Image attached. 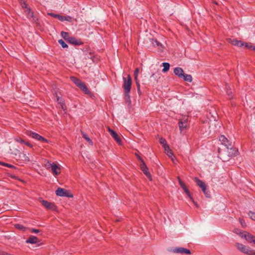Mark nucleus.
Masks as SVG:
<instances>
[{
	"label": "nucleus",
	"mask_w": 255,
	"mask_h": 255,
	"mask_svg": "<svg viewBox=\"0 0 255 255\" xmlns=\"http://www.w3.org/2000/svg\"><path fill=\"white\" fill-rule=\"evenodd\" d=\"M172 251L174 253H177V254H185L187 255H191V251L187 249L182 248V247H178V248H175L172 250Z\"/></svg>",
	"instance_id": "nucleus-10"
},
{
	"label": "nucleus",
	"mask_w": 255,
	"mask_h": 255,
	"mask_svg": "<svg viewBox=\"0 0 255 255\" xmlns=\"http://www.w3.org/2000/svg\"><path fill=\"white\" fill-rule=\"evenodd\" d=\"M226 92L230 99L233 98L232 92L230 87L226 85Z\"/></svg>",
	"instance_id": "nucleus-29"
},
{
	"label": "nucleus",
	"mask_w": 255,
	"mask_h": 255,
	"mask_svg": "<svg viewBox=\"0 0 255 255\" xmlns=\"http://www.w3.org/2000/svg\"><path fill=\"white\" fill-rule=\"evenodd\" d=\"M15 140L18 142H20V143H24L25 142V141L22 139L21 138L19 137V138H16L15 139Z\"/></svg>",
	"instance_id": "nucleus-42"
},
{
	"label": "nucleus",
	"mask_w": 255,
	"mask_h": 255,
	"mask_svg": "<svg viewBox=\"0 0 255 255\" xmlns=\"http://www.w3.org/2000/svg\"><path fill=\"white\" fill-rule=\"evenodd\" d=\"M159 143L163 145L165 150H166V148H168L169 150V146L167 145L165 138L163 137L160 138L159 139Z\"/></svg>",
	"instance_id": "nucleus-22"
},
{
	"label": "nucleus",
	"mask_w": 255,
	"mask_h": 255,
	"mask_svg": "<svg viewBox=\"0 0 255 255\" xmlns=\"http://www.w3.org/2000/svg\"><path fill=\"white\" fill-rule=\"evenodd\" d=\"M26 134L28 136L33 138L36 140H37L38 141H40L43 142H46V143L48 142V140L47 139L45 138L44 137L41 136L40 135H39V134H38L36 132H34L31 131H27L26 132Z\"/></svg>",
	"instance_id": "nucleus-4"
},
{
	"label": "nucleus",
	"mask_w": 255,
	"mask_h": 255,
	"mask_svg": "<svg viewBox=\"0 0 255 255\" xmlns=\"http://www.w3.org/2000/svg\"><path fill=\"white\" fill-rule=\"evenodd\" d=\"M124 96H125V100L127 103H128V105H130L131 104V101H130V97L129 96V93H127L126 92H124Z\"/></svg>",
	"instance_id": "nucleus-26"
},
{
	"label": "nucleus",
	"mask_w": 255,
	"mask_h": 255,
	"mask_svg": "<svg viewBox=\"0 0 255 255\" xmlns=\"http://www.w3.org/2000/svg\"><path fill=\"white\" fill-rule=\"evenodd\" d=\"M184 192L186 193V194L187 195V196L190 198V199L192 200V201L193 200V199L192 197L191 196V195L190 194V192L188 190V189H186L185 191H184Z\"/></svg>",
	"instance_id": "nucleus-39"
},
{
	"label": "nucleus",
	"mask_w": 255,
	"mask_h": 255,
	"mask_svg": "<svg viewBox=\"0 0 255 255\" xmlns=\"http://www.w3.org/2000/svg\"><path fill=\"white\" fill-rule=\"evenodd\" d=\"M140 168L144 175L150 180H152V177L149 171L148 168L145 164L144 161H142V163L140 164Z\"/></svg>",
	"instance_id": "nucleus-8"
},
{
	"label": "nucleus",
	"mask_w": 255,
	"mask_h": 255,
	"mask_svg": "<svg viewBox=\"0 0 255 255\" xmlns=\"http://www.w3.org/2000/svg\"><path fill=\"white\" fill-rule=\"evenodd\" d=\"M70 79L72 80V81L74 84H75V85L76 86H77L78 87H79L81 85V84L82 83V82L80 79H78L77 78H76L75 77L72 76L70 77Z\"/></svg>",
	"instance_id": "nucleus-23"
},
{
	"label": "nucleus",
	"mask_w": 255,
	"mask_h": 255,
	"mask_svg": "<svg viewBox=\"0 0 255 255\" xmlns=\"http://www.w3.org/2000/svg\"><path fill=\"white\" fill-rule=\"evenodd\" d=\"M136 85L137 86V90L139 91L140 85L138 81L136 82Z\"/></svg>",
	"instance_id": "nucleus-51"
},
{
	"label": "nucleus",
	"mask_w": 255,
	"mask_h": 255,
	"mask_svg": "<svg viewBox=\"0 0 255 255\" xmlns=\"http://www.w3.org/2000/svg\"><path fill=\"white\" fill-rule=\"evenodd\" d=\"M48 15H50L54 18H57L61 21H71L72 19V17L70 16H63L58 14H55L52 12L48 13Z\"/></svg>",
	"instance_id": "nucleus-7"
},
{
	"label": "nucleus",
	"mask_w": 255,
	"mask_h": 255,
	"mask_svg": "<svg viewBox=\"0 0 255 255\" xmlns=\"http://www.w3.org/2000/svg\"><path fill=\"white\" fill-rule=\"evenodd\" d=\"M78 87L85 93H87L89 92L88 88L83 82H82Z\"/></svg>",
	"instance_id": "nucleus-27"
},
{
	"label": "nucleus",
	"mask_w": 255,
	"mask_h": 255,
	"mask_svg": "<svg viewBox=\"0 0 255 255\" xmlns=\"http://www.w3.org/2000/svg\"><path fill=\"white\" fill-rule=\"evenodd\" d=\"M56 101L59 104L61 105L62 109L65 110L66 106L65 105L64 100L63 99H62L60 96H57V98H56Z\"/></svg>",
	"instance_id": "nucleus-19"
},
{
	"label": "nucleus",
	"mask_w": 255,
	"mask_h": 255,
	"mask_svg": "<svg viewBox=\"0 0 255 255\" xmlns=\"http://www.w3.org/2000/svg\"><path fill=\"white\" fill-rule=\"evenodd\" d=\"M218 152H220V149L219 148H218Z\"/></svg>",
	"instance_id": "nucleus-59"
},
{
	"label": "nucleus",
	"mask_w": 255,
	"mask_h": 255,
	"mask_svg": "<svg viewBox=\"0 0 255 255\" xmlns=\"http://www.w3.org/2000/svg\"><path fill=\"white\" fill-rule=\"evenodd\" d=\"M26 14L28 18H32V21L36 22L38 19L36 15L34 13L33 11H32L30 8H28L26 10Z\"/></svg>",
	"instance_id": "nucleus-11"
},
{
	"label": "nucleus",
	"mask_w": 255,
	"mask_h": 255,
	"mask_svg": "<svg viewBox=\"0 0 255 255\" xmlns=\"http://www.w3.org/2000/svg\"><path fill=\"white\" fill-rule=\"evenodd\" d=\"M108 131L110 132L111 136L117 141V142L120 144L121 143L122 140H121L120 137L117 134V133L115 131H114V130L110 128H109Z\"/></svg>",
	"instance_id": "nucleus-12"
},
{
	"label": "nucleus",
	"mask_w": 255,
	"mask_h": 255,
	"mask_svg": "<svg viewBox=\"0 0 255 255\" xmlns=\"http://www.w3.org/2000/svg\"><path fill=\"white\" fill-rule=\"evenodd\" d=\"M139 73V69L138 68H136L134 72V76H137Z\"/></svg>",
	"instance_id": "nucleus-46"
},
{
	"label": "nucleus",
	"mask_w": 255,
	"mask_h": 255,
	"mask_svg": "<svg viewBox=\"0 0 255 255\" xmlns=\"http://www.w3.org/2000/svg\"><path fill=\"white\" fill-rule=\"evenodd\" d=\"M236 246L237 249L242 253L248 255H255V251L251 249L250 247L244 245L241 243H236Z\"/></svg>",
	"instance_id": "nucleus-2"
},
{
	"label": "nucleus",
	"mask_w": 255,
	"mask_h": 255,
	"mask_svg": "<svg viewBox=\"0 0 255 255\" xmlns=\"http://www.w3.org/2000/svg\"><path fill=\"white\" fill-rule=\"evenodd\" d=\"M14 227L16 229H18L19 230H21V231H25V230L26 229V227H24L23 225L19 224H15Z\"/></svg>",
	"instance_id": "nucleus-30"
},
{
	"label": "nucleus",
	"mask_w": 255,
	"mask_h": 255,
	"mask_svg": "<svg viewBox=\"0 0 255 255\" xmlns=\"http://www.w3.org/2000/svg\"><path fill=\"white\" fill-rule=\"evenodd\" d=\"M202 191L203 192L205 196L207 197V198H210L211 197V195L210 194V192L209 191L207 190V186H206L205 187V189H202Z\"/></svg>",
	"instance_id": "nucleus-32"
},
{
	"label": "nucleus",
	"mask_w": 255,
	"mask_h": 255,
	"mask_svg": "<svg viewBox=\"0 0 255 255\" xmlns=\"http://www.w3.org/2000/svg\"><path fill=\"white\" fill-rule=\"evenodd\" d=\"M184 192L186 193V194L187 195V196L190 198V199L192 200V201L193 200V199L192 197L191 196V195L190 194V192L188 190V189H186L185 191H184Z\"/></svg>",
	"instance_id": "nucleus-41"
},
{
	"label": "nucleus",
	"mask_w": 255,
	"mask_h": 255,
	"mask_svg": "<svg viewBox=\"0 0 255 255\" xmlns=\"http://www.w3.org/2000/svg\"><path fill=\"white\" fill-rule=\"evenodd\" d=\"M230 40L231 43L234 45L238 46L240 47H242L244 45L243 43L241 41H239L237 39H230Z\"/></svg>",
	"instance_id": "nucleus-20"
},
{
	"label": "nucleus",
	"mask_w": 255,
	"mask_h": 255,
	"mask_svg": "<svg viewBox=\"0 0 255 255\" xmlns=\"http://www.w3.org/2000/svg\"><path fill=\"white\" fill-rule=\"evenodd\" d=\"M58 43L61 45V46L63 48H67L68 47L67 44L62 39L59 40Z\"/></svg>",
	"instance_id": "nucleus-34"
},
{
	"label": "nucleus",
	"mask_w": 255,
	"mask_h": 255,
	"mask_svg": "<svg viewBox=\"0 0 255 255\" xmlns=\"http://www.w3.org/2000/svg\"><path fill=\"white\" fill-rule=\"evenodd\" d=\"M40 242L39 239L35 236H31L29 238L26 240V243H29L31 244H36Z\"/></svg>",
	"instance_id": "nucleus-15"
},
{
	"label": "nucleus",
	"mask_w": 255,
	"mask_h": 255,
	"mask_svg": "<svg viewBox=\"0 0 255 255\" xmlns=\"http://www.w3.org/2000/svg\"><path fill=\"white\" fill-rule=\"evenodd\" d=\"M229 151V153L231 155V156H236L238 154V150L234 147H231V148H229V149H228Z\"/></svg>",
	"instance_id": "nucleus-21"
},
{
	"label": "nucleus",
	"mask_w": 255,
	"mask_h": 255,
	"mask_svg": "<svg viewBox=\"0 0 255 255\" xmlns=\"http://www.w3.org/2000/svg\"><path fill=\"white\" fill-rule=\"evenodd\" d=\"M0 165L5 166H6V167H8L9 168H16V167L13 165H11V164L7 163L2 162L1 161H0Z\"/></svg>",
	"instance_id": "nucleus-35"
},
{
	"label": "nucleus",
	"mask_w": 255,
	"mask_h": 255,
	"mask_svg": "<svg viewBox=\"0 0 255 255\" xmlns=\"http://www.w3.org/2000/svg\"><path fill=\"white\" fill-rule=\"evenodd\" d=\"M134 80L135 81V82L136 81H138V80H137V76H134Z\"/></svg>",
	"instance_id": "nucleus-53"
},
{
	"label": "nucleus",
	"mask_w": 255,
	"mask_h": 255,
	"mask_svg": "<svg viewBox=\"0 0 255 255\" xmlns=\"http://www.w3.org/2000/svg\"><path fill=\"white\" fill-rule=\"evenodd\" d=\"M150 41L154 46H159L162 45L156 39L152 38L150 39Z\"/></svg>",
	"instance_id": "nucleus-28"
},
{
	"label": "nucleus",
	"mask_w": 255,
	"mask_h": 255,
	"mask_svg": "<svg viewBox=\"0 0 255 255\" xmlns=\"http://www.w3.org/2000/svg\"><path fill=\"white\" fill-rule=\"evenodd\" d=\"M192 201L194 203V204L196 206V207H198V204L194 201V200H193Z\"/></svg>",
	"instance_id": "nucleus-52"
},
{
	"label": "nucleus",
	"mask_w": 255,
	"mask_h": 255,
	"mask_svg": "<svg viewBox=\"0 0 255 255\" xmlns=\"http://www.w3.org/2000/svg\"><path fill=\"white\" fill-rule=\"evenodd\" d=\"M2 253H4L3 252H0V255H3Z\"/></svg>",
	"instance_id": "nucleus-57"
},
{
	"label": "nucleus",
	"mask_w": 255,
	"mask_h": 255,
	"mask_svg": "<svg viewBox=\"0 0 255 255\" xmlns=\"http://www.w3.org/2000/svg\"><path fill=\"white\" fill-rule=\"evenodd\" d=\"M248 215L250 218L253 220L255 221V213L253 211H249Z\"/></svg>",
	"instance_id": "nucleus-36"
},
{
	"label": "nucleus",
	"mask_w": 255,
	"mask_h": 255,
	"mask_svg": "<svg viewBox=\"0 0 255 255\" xmlns=\"http://www.w3.org/2000/svg\"><path fill=\"white\" fill-rule=\"evenodd\" d=\"M82 134L83 135V137L87 140V141L90 144L93 145V142L92 140L89 137L88 135L84 132H82Z\"/></svg>",
	"instance_id": "nucleus-31"
},
{
	"label": "nucleus",
	"mask_w": 255,
	"mask_h": 255,
	"mask_svg": "<svg viewBox=\"0 0 255 255\" xmlns=\"http://www.w3.org/2000/svg\"><path fill=\"white\" fill-rule=\"evenodd\" d=\"M182 78L184 79V81L191 82L192 81V77L191 75L184 74L182 77Z\"/></svg>",
	"instance_id": "nucleus-24"
},
{
	"label": "nucleus",
	"mask_w": 255,
	"mask_h": 255,
	"mask_svg": "<svg viewBox=\"0 0 255 255\" xmlns=\"http://www.w3.org/2000/svg\"><path fill=\"white\" fill-rule=\"evenodd\" d=\"M53 95L54 96L57 98V96H60V93H58L56 91H55L54 93H53Z\"/></svg>",
	"instance_id": "nucleus-48"
},
{
	"label": "nucleus",
	"mask_w": 255,
	"mask_h": 255,
	"mask_svg": "<svg viewBox=\"0 0 255 255\" xmlns=\"http://www.w3.org/2000/svg\"><path fill=\"white\" fill-rule=\"evenodd\" d=\"M39 201L47 210L55 211L57 209V207L54 203H50L41 198L39 199Z\"/></svg>",
	"instance_id": "nucleus-6"
},
{
	"label": "nucleus",
	"mask_w": 255,
	"mask_h": 255,
	"mask_svg": "<svg viewBox=\"0 0 255 255\" xmlns=\"http://www.w3.org/2000/svg\"><path fill=\"white\" fill-rule=\"evenodd\" d=\"M123 81L124 84L123 87L124 88V92L130 93L132 83V80L130 75H128L127 78L123 77Z\"/></svg>",
	"instance_id": "nucleus-3"
},
{
	"label": "nucleus",
	"mask_w": 255,
	"mask_h": 255,
	"mask_svg": "<svg viewBox=\"0 0 255 255\" xmlns=\"http://www.w3.org/2000/svg\"><path fill=\"white\" fill-rule=\"evenodd\" d=\"M25 160H27V161H29V158L28 156H26L25 158Z\"/></svg>",
	"instance_id": "nucleus-54"
},
{
	"label": "nucleus",
	"mask_w": 255,
	"mask_h": 255,
	"mask_svg": "<svg viewBox=\"0 0 255 255\" xmlns=\"http://www.w3.org/2000/svg\"><path fill=\"white\" fill-rule=\"evenodd\" d=\"M195 181L197 185L199 186L202 189H205V187L207 186L206 184L202 180H200L198 178H195Z\"/></svg>",
	"instance_id": "nucleus-18"
},
{
	"label": "nucleus",
	"mask_w": 255,
	"mask_h": 255,
	"mask_svg": "<svg viewBox=\"0 0 255 255\" xmlns=\"http://www.w3.org/2000/svg\"><path fill=\"white\" fill-rule=\"evenodd\" d=\"M253 50L255 51V46L253 47Z\"/></svg>",
	"instance_id": "nucleus-55"
},
{
	"label": "nucleus",
	"mask_w": 255,
	"mask_h": 255,
	"mask_svg": "<svg viewBox=\"0 0 255 255\" xmlns=\"http://www.w3.org/2000/svg\"><path fill=\"white\" fill-rule=\"evenodd\" d=\"M21 6L22 8H27V4L25 2H24V1L22 3H21Z\"/></svg>",
	"instance_id": "nucleus-44"
},
{
	"label": "nucleus",
	"mask_w": 255,
	"mask_h": 255,
	"mask_svg": "<svg viewBox=\"0 0 255 255\" xmlns=\"http://www.w3.org/2000/svg\"><path fill=\"white\" fill-rule=\"evenodd\" d=\"M135 155L136 156L137 158L140 161L141 163H142V161H143V160L140 157V156L137 153H135Z\"/></svg>",
	"instance_id": "nucleus-47"
},
{
	"label": "nucleus",
	"mask_w": 255,
	"mask_h": 255,
	"mask_svg": "<svg viewBox=\"0 0 255 255\" xmlns=\"http://www.w3.org/2000/svg\"><path fill=\"white\" fill-rule=\"evenodd\" d=\"M24 144L26 145L27 146H29L30 148H32L33 147V145L30 143H29L27 141H25V142Z\"/></svg>",
	"instance_id": "nucleus-45"
},
{
	"label": "nucleus",
	"mask_w": 255,
	"mask_h": 255,
	"mask_svg": "<svg viewBox=\"0 0 255 255\" xmlns=\"http://www.w3.org/2000/svg\"><path fill=\"white\" fill-rule=\"evenodd\" d=\"M219 140L222 144L225 145L228 149H229V146H231V144L229 143V140L226 138L225 136L224 135H221L219 137Z\"/></svg>",
	"instance_id": "nucleus-13"
},
{
	"label": "nucleus",
	"mask_w": 255,
	"mask_h": 255,
	"mask_svg": "<svg viewBox=\"0 0 255 255\" xmlns=\"http://www.w3.org/2000/svg\"><path fill=\"white\" fill-rule=\"evenodd\" d=\"M187 118L182 119L179 121L178 126L181 131L186 128L187 127Z\"/></svg>",
	"instance_id": "nucleus-14"
},
{
	"label": "nucleus",
	"mask_w": 255,
	"mask_h": 255,
	"mask_svg": "<svg viewBox=\"0 0 255 255\" xmlns=\"http://www.w3.org/2000/svg\"><path fill=\"white\" fill-rule=\"evenodd\" d=\"M237 234H238L241 238H244V236H246V234H247V232H237Z\"/></svg>",
	"instance_id": "nucleus-38"
},
{
	"label": "nucleus",
	"mask_w": 255,
	"mask_h": 255,
	"mask_svg": "<svg viewBox=\"0 0 255 255\" xmlns=\"http://www.w3.org/2000/svg\"><path fill=\"white\" fill-rule=\"evenodd\" d=\"M184 192L186 193V194L187 195V196L190 198V199L192 200V201L193 200V199L192 197L191 196V195L190 194V192L188 190V189H186L185 191H184Z\"/></svg>",
	"instance_id": "nucleus-40"
},
{
	"label": "nucleus",
	"mask_w": 255,
	"mask_h": 255,
	"mask_svg": "<svg viewBox=\"0 0 255 255\" xmlns=\"http://www.w3.org/2000/svg\"><path fill=\"white\" fill-rule=\"evenodd\" d=\"M174 73L179 78H182L184 74V71L181 68L176 67L174 69Z\"/></svg>",
	"instance_id": "nucleus-17"
},
{
	"label": "nucleus",
	"mask_w": 255,
	"mask_h": 255,
	"mask_svg": "<svg viewBox=\"0 0 255 255\" xmlns=\"http://www.w3.org/2000/svg\"><path fill=\"white\" fill-rule=\"evenodd\" d=\"M61 35L65 41L73 45L79 46L83 44L82 41L77 39L74 37L70 36L67 32L62 31Z\"/></svg>",
	"instance_id": "nucleus-1"
},
{
	"label": "nucleus",
	"mask_w": 255,
	"mask_h": 255,
	"mask_svg": "<svg viewBox=\"0 0 255 255\" xmlns=\"http://www.w3.org/2000/svg\"><path fill=\"white\" fill-rule=\"evenodd\" d=\"M245 46L250 49H253V46H252V45H249V44H248V43H246Z\"/></svg>",
	"instance_id": "nucleus-50"
},
{
	"label": "nucleus",
	"mask_w": 255,
	"mask_h": 255,
	"mask_svg": "<svg viewBox=\"0 0 255 255\" xmlns=\"http://www.w3.org/2000/svg\"><path fill=\"white\" fill-rule=\"evenodd\" d=\"M55 193L57 196L60 197H73V196L69 190L61 188H58Z\"/></svg>",
	"instance_id": "nucleus-5"
},
{
	"label": "nucleus",
	"mask_w": 255,
	"mask_h": 255,
	"mask_svg": "<svg viewBox=\"0 0 255 255\" xmlns=\"http://www.w3.org/2000/svg\"><path fill=\"white\" fill-rule=\"evenodd\" d=\"M162 66H163V69H162V71L163 73H165L169 70L170 68L169 63L167 62H163L162 63Z\"/></svg>",
	"instance_id": "nucleus-25"
},
{
	"label": "nucleus",
	"mask_w": 255,
	"mask_h": 255,
	"mask_svg": "<svg viewBox=\"0 0 255 255\" xmlns=\"http://www.w3.org/2000/svg\"><path fill=\"white\" fill-rule=\"evenodd\" d=\"M169 150H170L169 148V150L168 149V148H166V150H165V151L167 152V151Z\"/></svg>",
	"instance_id": "nucleus-58"
},
{
	"label": "nucleus",
	"mask_w": 255,
	"mask_h": 255,
	"mask_svg": "<svg viewBox=\"0 0 255 255\" xmlns=\"http://www.w3.org/2000/svg\"><path fill=\"white\" fill-rule=\"evenodd\" d=\"M178 181L180 187L183 189L184 191L188 189L184 183L180 179L179 177H178Z\"/></svg>",
	"instance_id": "nucleus-33"
},
{
	"label": "nucleus",
	"mask_w": 255,
	"mask_h": 255,
	"mask_svg": "<svg viewBox=\"0 0 255 255\" xmlns=\"http://www.w3.org/2000/svg\"><path fill=\"white\" fill-rule=\"evenodd\" d=\"M167 153V155L169 156V157H171V156L173 155V153H172L171 151V150H169L167 151V152H166Z\"/></svg>",
	"instance_id": "nucleus-49"
},
{
	"label": "nucleus",
	"mask_w": 255,
	"mask_h": 255,
	"mask_svg": "<svg viewBox=\"0 0 255 255\" xmlns=\"http://www.w3.org/2000/svg\"><path fill=\"white\" fill-rule=\"evenodd\" d=\"M155 74H152L151 77H154V76H155Z\"/></svg>",
	"instance_id": "nucleus-56"
},
{
	"label": "nucleus",
	"mask_w": 255,
	"mask_h": 255,
	"mask_svg": "<svg viewBox=\"0 0 255 255\" xmlns=\"http://www.w3.org/2000/svg\"><path fill=\"white\" fill-rule=\"evenodd\" d=\"M31 232L33 233H38L40 232V230L36 229H31Z\"/></svg>",
	"instance_id": "nucleus-43"
},
{
	"label": "nucleus",
	"mask_w": 255,
	"mask_h": 255,
	"mask_svg": "<svg viewBox=\"0 0 255 255\" xmlns=\"http://www.w3.org/2000/svg\"><path fill=\"white\" fill-rule=\"evenodd\" d=\"M239 221L242 227L245 228L247 226L246 223L244 219L240 218Z\"/></svg>",
	"instance_id": "nucleus-37"
},
{
	"label": "nucleus",
	"mask_w": 255,
	"mask_h": 255,
	"mask_svg": "<svg viewBox=\"0 0 255 255\" xmlns=\"http://www.w3.org/2000/svg\"><path fill=\"white\" fill-rule=\"evenodd\" d=\"M244 239L249 243L255 244V237L251 234L247 232L246 236H244Z\"/></svg>",
	"instance_id": "nucleus-16"
},
{
	"label": "nucleus",
	"mask_w": 255,
	"mask_h": 255,
	"mask_svg": "<svg viewBox=\"0 0 255 255\" xmlns=\"http://www.w3.org/2000/svg\"><path fill=\"white\" fill-rule=\"evenodd\" d=\"M47 168H51V171L55 175H58L60 173V168L56 164L50 162H48L46 165Z\"/></svg>",
	"instance_id": "nucleus-9"
}]
</instances>
